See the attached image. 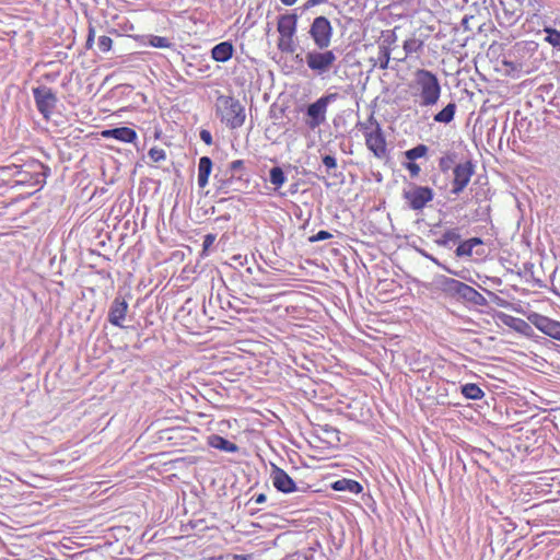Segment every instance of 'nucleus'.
Masks as SVG:
<instances>
[{
  "label": "nucleus",
  "instance_id": "33",
  "mask_svg": "<svg viewBox=\"0 0 560 560\" xmlns=\"http://www.w3.org/2000/svg\"><path fill=\"white\" fill-rule=\"evenodd\" d=\"M454 159H455V155L451 154V153H447V154L443 155L442 158H440V160H439L440 170L443 173L447 172L452 167V165L454 163Z\"/></svg>",
  "mask_w": 560,
  "mask_h": 560
},
{
  "label": "nucleus",
  "instance_id": "50",
  "mask_svg": "<svg viewBox=\"0 0 560 560\" xmlns=\"http://www.w3.org/2000/svg\"><path fill=\"white\" fill-rule=\"evenodd\" d=\"M546 32H547L549 35H556V36H559V35H560V32H558V31H556V30L546 28Z\"/></svg>",
  "mask_w": 560,
  "mask_h": 560
},
{
  "label": "nucleus",
  "instance_id": "3",
  "mask_svg": "<svg viewBox=\"0 0 560 560\" xmlns=\"http://www.w3.org/2000/svg\"><path fill=\"white\" fill-rule=\"evenodd\" d=\"M358 128L362 132L365 145L376 159L387 156V142L384 131L373 115H370L365 121H359Z\"/></svg>",
  "mask_w": 560,
  "mask_h": 560
},
{
  "label": "nucleus",
  "instance_id": "51",
  "mask_svg": "<svg viewBox=\"0 0 560 560\" xmlns=\"http://www.w3.org/2000/svg\"><path fill=\"white\" fill-rule=\"evenodd\" d=\"M38 176H42L43 178H45L46 177V173L45 172L38 173Z\"/></svg>",
  "mask_w": 560,
  "mask_h": 560
},
{
  "label": "nucleus",
  "instance_id": "49",
  "mask_svg": "<svg viewBox=\"0 0 560 560\" xmlns=\"http://www.w3.org/2000/svg\"><path fill=\"white\" fill-rule=\"evenodd\" d=\"M284 5H293L298 0H280Z\"/></svg>",
  "mask_w": 560,
  "mask_h": 560
},
{
  "label": "nucleus",
  "instance_id": "29",
  "mask_svg": "<svg viewBox=\"0 0 560 560\" xmlns=\"http://www.w3.org/2000/svg\"><path fill=\"white\" fill-rule=\"evenodd\" d=\"M503 66L505 73L511 77H520L521 73L525 72L523 66L517 62L504 60Z\"/></svg>",
  "mask_w": 560,
  "mask_h": 560
},
{
  "label": "nucleus",
  "instance_id": "1",
  "mask_svg": "<svg viewBox=\"0 0 560 560\" xmlns=\"http://www.w3.org/2000/svg\"><path fill=\"white\" fill-rule=\"evenodd\" d=\"M413 102L420 107H431L438 104L442 88L435 73L427 69H417L409 83Z\"/></svg>",
  "mask_w": 560,
  "mask_h": 560
},
{
  "label": "nucleus",
  "instance_id": "16",
  "mask_svg": "<svg viewBox=\"0 0 560 560\" xmlns=\"http://www.w3.org/2000/svg\"><path fill=\"white\" fill-rule=\"evenodd\" d=\"M208 444L213 448L224 451L228 453H235L238 451V446L235 443H232L218 434L210 435L208 438Z\"/></svg>",
  "mask_w": 560,
  "mask_h": 560
},
{
  "label": "nucleus",
  "instance_id": "25",
  "mask_svg": "<svg viewBox=\"0 0 560 560\" xmlns=\"http://www.w3.org/2000/svg\"><path fill=\"white\" fill-rule=\"evenodd\" d=\"M298 44L294 37H279L278 47L281 52L293 55L296 50Z\"/></svg>",
  "mask_w": 560,
  "mask_h": 560
},
{
  "label": "nucleus",
  "instance_id": "43",
  "mask_svg": "<svg viewBox=\"0 0 560 560\" xmlns=\"http://www.w3.org/2000/svg\"><path fill=\"white\" fill-rule=\"evenodd\" d=\"M545 39L560 51V37H545Z\"/></svg>",
  "mask_w": 560,
  "mask_h": 560
},
{
  "label": "nucleus",
  "instance_id": "38",
  "mask_svg": "<svg viewBox=\"0 0 560 560\" xmlns=\"http://www.w3.org/2000/svg\"><path fill=\"white\" fill-rule=\"evenodd\" d=\"M406 168L409 171L412 177L419 176L421 171L420 166L415 163V161H409V163L406 164Z\"/></svg>",
  "mask_w": 560,
  "mask_h": 560
},
{
  "label": "nucleus",
  "instance_id": "46",
  "mask_svg": "<svg viewBox=\"0 0 560 560\" xmlns=\"http://www.w3.org/2000/svg\"><path fill=\"white\" fill-rule=\"evenodd\" d=\"M234 560H250L252 555H233Z\"/></svg>",
  "mask_w": 560,
  "mask_h": 560
},
{
  "label": "nucleus",
  "instance_id": "10",
  "mask_svg": "<svg viewBox=\"0 0 560 560\" xmlns=\"http://www.w3.org/2000/svg\"><path fill=\"white\" fill-rule=\"evenodd\" d=\"M528 319L542 334L560 341V322L536 313Z\"/></svg>",
  "mask_w": 560,
  "mask_h": 560
},
{
  "label": "nucleus",
  "instance_id": "32",
  "mask_svg": "<svg viewBox=\"0 0 560 560\" xmlns=\"http://www.w3.org/2000/svg\"><path fill=\"white\" fill-rule=\"evenodd\" d=\"M149 158L155 162V163H159V162H162L166 159V152L164 149L162 148H158V147H153L149 150Z\"/></svg>",
  "mask_w": 560,
  "mask_h": 560
},
{
  "label": "nucleus",
  "instance_id": "11",
  "mask_svg": "<svg viewBox=\"0 0 560 560\" xmlns=\"http://www.w3.org/2000/svg\"><path fill=\"white\" fill-rule=\"evenodd\" d=\"M273 487L283 493H291L296 490L293 479L281 468L275 467L271 474Z\"/></svg>",
  "mask_w": 560,
  "mask_h": 560
},
{
  "label": "nucleus",
  "instance_id": "19",
  "mask_svg": "<svg viewBox=\"0 0 560 560\" xmlns=\"http://www.w3.org/2000/svg\"><path fill=\"white\" fill-rule=\"evenodd\" d=\"M212 170V161L208 156H202L198 164V185L203 188L208 184Z\"/></svg>",
  "mask_w": 560,
  "mask_h": 560
},
{
  "label": "nucleus",
  "instance_id": "45",
  "mask_svg": "<svg viewBox=\"0 0 560 560\" xmlns=\"http://www.w3.org/2000/svg\"><path fill=\"white\" fill-rule=\"evenodd\" d=\"M327 0H307L305 5H306V8H310V7L318 5V4L324 3Z\"/></svg>",
  "mask_w": 560,
  "mask_h": 560
},
{
  "label": "nucleus",
  "instance_id": "6",
  "mask_svg": "<svg viewBox=\"0 0 560 560\" xmlns=\"http://www.w3.org/2000/svg\"><path fill=\"white\" fill-rule=\"evenodd\" d=\"M475 174V165L471 161L458 163L453 168V180L451 192L458 196L470 183Z\"/></svg>",
  "mask_w": 560,
  "mask_h": 560
},
{
  "label": "nucleus",
  "instance_id": "52",
  "mask_svg": "<svg viewBox=\"0 0 560 560\" xmlns=\"http://www.w3.org/2000/svg\"><path fill=\"white\" fill-rule=\"evenodd\" d=\"M38 167L42 168V170L45 168L43 164H38Z\"/></svg>",
  "mask_w": 560,
  "mask_h": 560
},
{
  "label": "nucleus",
  "instance_id": "26",
  "mask_svg": "<svg viewBox=\"0 0 560 560\" xmlns=\"http://www.w3.org/2000/svg\"><path fill=\"white\" fill-rule=\"evenodd\" d=\"M463 282L458 281L453 278H446L443 282V290L453 295L458 296L459 295V287H462Z\"/></svg>",
  "mask_w": 560,
  "mask_h": 560
},
{
  "label": "nucleus",
  "instance_id": "18",
  "mask_svg": "<svg viewBox=\"0 0 560 560\" xmlns=\"http://www.w3.org/2000/svg\"><path fill=\"white\" fill-rule=\"evenodd\" d=\"M331 488L336 491H348L354 494H359L363 490V487L360 482L347 478L336 480L331 485Z\"/></svg>",
  "mask_w": 560,
  "mask_h": 560
},
{
  "label": "nucleus",
  "instance_id": "35",
  "mask_svg": "<svg viewBox=\"0 0 560 560\" xmlns=\"http://www.w3.org/2000/svg\"><path fill=\"white\" fill-rule=\"evenodd\" d=\"M331 237H332L331 233H329L328 231L322 230V231L317 232L316 234L310 236L308 241L311 243H315V242H319V241L329 240Z\"/></svg>",
  "mask_w": 560,
  "mask_h": 560
},
{
  "label": "nucleus",
  "instance_id": "48",
  "mask_svg": "<svg viewBox=\"0 0 560 560\" xmlns=\"http://www.w3.org/2000/svg\"><path fill=\"white\" fill-rule=\"evenodd\" d=\"M94 39H95V37H86V40H85L86 49H92L93 48Z\"/></svg>",
  "mask_w": 560,
  "mask_h": 560
},
{
  "label": "nucleus",
  "instance_id": "17",
  "mask_svg": "<svg viewBox=\"0 0 560 560\" xmlns=\"http://www.w3.org/2000/svg\"><path fill=\"white\" fill-rule=\"evenodd\" d=\"M234 48L230 42H223L212 48V58L218 62L228 61L233 55Z\"/></svg>",
  "mask_w": 560,
  "mask_h": 560
},
{
  "label": "nucleus",
  "instance_id": "23",
  "mask_svg": "<svg viewBox=\"0 0 560 560\" xmlns=\"http://www.w3.org/2000/svg\"><path fill=\"white\" fill-rule=\"evenodd\" d=\"M456 104L450 103L442 110L434 115V121L450 124L455 116Z\"/></svg>",
  "mask_w": 560,
  "mask_h": 560
},
{
  "label": "nucleus",
  "instance_id": "7",
  "mask_svg": "<svg viewBox=\"0 0 560 560\" xmlns=\"http://www.w3.org/2000/svg\"><path fill=\"white\" fill-rule=\"evenodd\" d=\"M337 97V94H328L319 97L316 102L308 105L306 114L308 119L306 125L311 129L319 127L326 120L328 104Z\"/></svg>",
  "mask_w": 560,
  "mask_h": 560
},
{
  "label": "nucleus",
  "instance_id": "44",
  "mask_svg": "<svg viewBox=\"0 0 560 560\" xmlns=\"http://www.w3.org/2000/svg\"><path fill=\"white\" fill-rule=\"evenodd\" d=\"M267 500V497L265 493H259L257 495L254 497V501L258 504H261L264 503L265 501Z\"/></svg>",
  "mask_w": 560,
  "mask_h": 560
},
{
  "label": "nucleus",
  "instance_id": "28",
  "mask_svg": "<svg viewBox=\"0 0 560 560\" xmlns=\"http://www.w3.org/2000/svg\"><path fill=\"white\" fill-rule=\"evenodd\" d=\"M270 183L276 187H281L285 183V175L281 167L276 166L270 170Z\"/></svg>",
  "mask_w": 560,
  "mask_h": 560
},
{
  "label": "nucleus",
  "instance_id": "8",
  "mask_svg": "<svg viewBox=\"0 0 560 560\" xmlns=\"http://www.w3.org/2000/svg\"><path fill=\"white\" fill-rule=\"evenodd\" d=\"M33 95L38 112L47 119L56 107L57 97L48 86L33 89Z\"/></svg>",
  "mask_w": 560,
  "mask_h": 560
},
{
  "label": "nucleus",
  "instance_id": "40",
  "mask_svg": "<svg viewBox=\"0 0 560 560\" xmlns=\"http://www.w3.org/2000/svg\"><path fill=\"white\" fill-rule=\"evenodd\" d=\"M200 139L208 145H211L212 144V136L210 133V131L206 130V129H202L200 131Z\"/></svg>",
  "mask_w": 560,
  "mask_h": 560
},
{
  "label": "nucleus",
  "instance_id": "30",
  "mask_svg": "<svg viewBox=\"0 0 560 560\" xmlns=\"http://www.w3.org/2000/svg\"><path fill=\"white\" fill-rule=\"evenodd\" d=\"M423 43L417 37H410L404 42V50L407 55L417 52L421 49Z\"/></svg>",
  "mask_w": 560,
  "mask_h": 560
},
{
  "label": "nucleus",
  "instance_id": "37",
  "mask_svg": "<svg viewBox=\"0 0 560 560\" xmlns=\"http://www.w3.org/2000/svg\"><path fill=\"white\" fill-rule=\"evenodd\" d=\"M392 48H395V51L392 52V55H393V58L397 61H404L406 59V57L408 56L404 49H402V51L399 49V47H398V45H396V43L392 45Z\"/></svg>",
  "mask_w": 560,
  "mask_h": 560
},
{
  "label": "nucleus",
  "instance_id": "39",
  "mask_svg": "<svg viewBox=\"0 0 560 560\" xmlns=\"http://www.w3.org/2000/svg\"><path fill=\"white\" fill-rule=\"evenodd\" d=\"M323 164L328 168H335L337 166V161L332 155L323 156Z\"/></svg>",
  "mask_w": 560,
  "mask_h": 560
},
{
  "label": "nucleus",
  "instance_id": "12",
  "mask_svg": "<svg viewBox=\"0 0 560 560\" xmlns=\"http://www.w3.org/2000/svg\"><path fill=\"white\" fill-rule=\"evenodd\" d=\"M127 312V302L120 296L115 298L108 312V322L114 326L122 327Z\"/></svg>",
  "mask_w": 560,
  "mask_h": 560
},
{
  "label": "nucleus",
  "instance_id": "20",
  "mask_svg": "<svg viewBox=\"0 0 560 560\" xmlns=\"http://www.w3.org/2000/svg\"><path fill=\"white\" fill-rule=\"evenodd\" d=\"M295 15H283L279 19L278 31L280 35H293V33L295 32Z\"/></svg>",
  "mask_w": 560,
  "mask_h": 560
},
{
  "label": "nucleus",
  "instance_id": "22",
  "mask_svg": "<svg viewBox=\"0 0 560 560\" xmlns=\"http://www.w3.org/2000/svg\"><path fill=\"white\" fill-rule=\"evenodd\" d=\"M480 244H482V241L479 237H471L467 241H464L457 246L456 255L459 257L471 256L474 247Z\"/></svg>",
  "mask_w": 560,
  "mask_h": 560
},
{
  "label": "nucleus",
  "instance_id": "9",
  "mask_svg": "<svg viewBox=\"0 0 560 560\" xmlns=\"http://www.w3.org/2000/svg\"><path fill=\"white\" fill-rule=\"evenodd\" d=\"M528 319L542 334L560 341V322L536 313Z\"/></svg>",
  "mask_w": 560,
  "mask_h": 560
},
{
  "label": "nucleus",
  "instance_id": "27",
  "mask_svg": "<svg viewBox=\"0 0 560 560\" xmlns=\"http://www.w3.org/2000/svg\"><path fill=\"white\" fill-rule=\"evenodd\" d=\"M428 153V147L425 144H418L417 147L407 150L405 156L409 161H416L417 159L423 158Z\"/></svg>",
  "mask_w": 560,
  "mask_h": 560
},
{
  "label": "nucleus",
  "instance_id": "13",
  "mask_svg": "<svg viewBox=\"0 0 560 560\" xmlns=\"http://www.w3.org/2000/svg\"><path fill=\"white\" fill-rule=\"evenodd\" d=\"M101 136L105 139L113 138L124 143H132L138 137L136 130L129 127L104 129L101 131Z\"/></svg>",
  "mask_w": 560,
  "mask_h": 560
},
{
  "label": "nucleus",
  "instance_id": "14",
  "mask_svg": "<svg viewBox=\"0 0 560 560\" xmlns=\"http://www.w3.org/2000/svg\"><path fill=\"white\" fill-rule=\"evenodd\" d=\"M397 37H388L378 48V56L376 58L375 63L378 65L381 69H386L388 67V62L392 56V52L395 51V48H392V45L395 44Z\"/></svg>",
  "mask_w": 560,
  "mask_h": 560
},
{
  "label": "nucleus",
  "instance_id": "34",
  "mask_svg": "<svg viewBox=\"0 0 560 560\" xmlns=\"http://www.w3.org/2000/svg\"><path fill=\"white\" fill-rule=\"evenodd\" d=\"M149 44L155 48H170L173 45L170 37H151Z\"/></svg>",
  "mask_w": 560,
  "mask_h": 560
},
{
  "label": "nucleus",
  "instance_id": "24",
  "mask_svg": "<svg viewBox=\"0 0 560 560\" xmlns=\"http://www.w3.org/2000/svg\"><path fill=\"white\" fill-rule=\"evenodd\" d=\"M462 394L464 397L472 400H479L485 396L483 390L474 383H467L462 386Z\"/></svg>",
  "mask_w": 560,
  "mask_h": 560
},
{
  "label": "nucleus",
  "instance_id": "21",
  "mask_svg": "<svg viewBox=\"0 0 560 560\" xmlns=\"http://www.w3.org/2000/svg\"><path fill=\"white\" fill-rule=\"evenodd\" d=\"M331 26L329 21L324 16H318L314 20L310 35H329Z\"/></svg>",
  "mask_w": 560,
  "mask_h": 560
},
{
  "label": "nucleus",
  "instance_id": "31",
  "mask_svg": "<svg viewBox=\"0 0 560 560\" xmlns=\"http://www.w3.org/2000/svg\"><path fill=\"white\" fill-rule=\"evenodd\" d=\"M462 24L464 26V32H474L475 28L480 31L481 28L479 19L475 16L464 18Z\"/></svg>",
  "mask_w": 560,
  "mask_h": 560
},
{
  "label": "nucleus",
  "instance_id": "41",
  "mask_svg": "<svg viewBox=\"0 0 560 560\" xmlns=\"http://www.w3.org/2000/svg\"><path fill=\"white\" fill-rule=\"evenodd\" d=\"M444 238L446 241H457L459 240V234L456 232V230H447L445 233H444Z\"/></svg>",
  "mask_w": 560,
  "mask_h": 560
},
{
  "label": "nucleus",
  "instance_id": "2",
  "mask_svg": "<svg viewBox=\"0 0 560 560\" xmlns=\"http://www.w3.org/2000/svg\"><path fill=\"white\" fill-rule=\"evenodd\" d=\"M215 114L231 130L241 128L246 120L245 106L234 96L220 95L215 103Z\"/></svg>",
  "mask_w": 560,
  "mask_h": 560
},
{
  "label": "nucleus",
  "instance_id": "47",
  "mask_svg": "<svg viewBox=\"0 0 560 560\" xmlns=\"http://www.w3.org/2000/svg\"><path fill=\"white\" fill-rule=\"evenodd\" d=\"M243 166L242 160H235L231 163V170H236Z\"/></svg>",
  "mask_w": 560,
  "mask_h": 560
},
{
  "label": "nucleus",
  "instance_id": "15",
  "mask_svg": "<svg viewBox=\"0 0 560 560\" xmlns=\"http://www.w3.org/2000/svg\"><path fill=\"white\" fill-rule=\"evenodd\" d=\"M458 296L476 305L482 306L486 304V298L481 293H479L475 288L464 282L462 287H459Z\"/></svg>",
  "mask_w": 560,
  "mask_h": 560
},
{
  "label": "nucleus",
  "instance_id": "42",
  "mask_svg": "<svg viewBox=\"0 0 560 560\" xmlns=\"http://www.w3.org/2000/svg\"><path fill=\"white\" fill-rule=\"evenodd\" d=\"M215 241V236L213 234H207L203 238V250H207Z\"/></svg>",
  "mask_w": 560,
  "mask_h": 560
},
{
  "label": "nucleus",
  "instance_id": "36",
  "mask_svg": "<svg viewBox=\"0 0 560 560\" xmlns=\"http://www.w3.org/2000/svg\"><path fill=\"white\" fill-rule=\"evenodd\" d=\"M97 45L102 52H106L112 48V38L110 37H98Z\"/></svg>",
  "mask_w": 560,
  "mask_h": 560
},
{
  "label": "nucleus",
  "instance_id": "4",
  "mask_svg": "<svg viewBox=\"0 0 560 560\" xmlns=\"http://www.w3.org/2000/svg\"><path fill=\"white\" fill-rule=\"evenodd\" d=\"M314 40L318 49L306 54V63L316 74H324L334 67L337 56L334 50L327 49L330 37H314Z\"/></svg>",
  "mask_w": 560,
  "mask_h": 560
},
{
  "label": "nucleus",
  "instance_id": "5",
  "mask_svg": "<svg viewBox=\"0 0 560 560\" xmlns=\"http://www.w3.org/2000/svg\"><path fill=\"white\" fill-rule=\"evenodd\" d=\"M402 197L410 209L419 211L433 200L434 192L430 187L412 185L404 190Z\"/></svg>",
  "mask_w": 560,
  "mask_h": 560
}]
</instances>
